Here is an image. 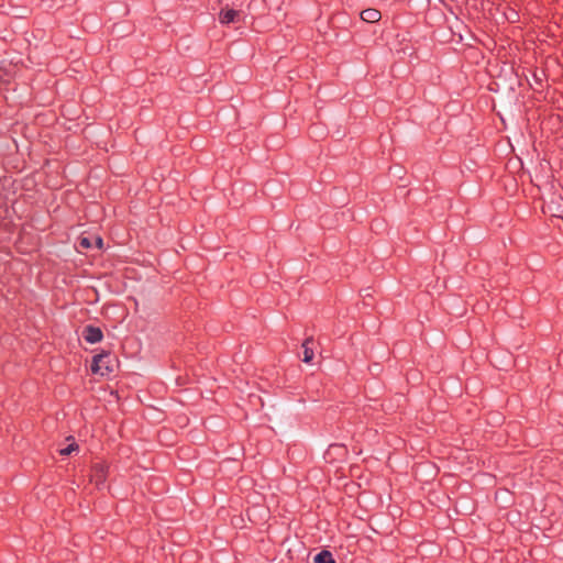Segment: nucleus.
Returning a JSON list of instances; mask_svg holds the SVG:
<instances>
[{
    "instance_id": "nucleus-1",
    "label": "nucleus",
    "mask_w": 563,
    "mask_h": 563,
    "mask_svg": "<svg viewBox=\"0 0 563 563\" xmlns=\"http://www.w3.org/2000/svg\"><path fill=\"white\" fill-rule=\"evenodd\" d=\"M115 360L110 353H101L93 356L91 372L101 376L109 375L114 371Z\"/></svg>"
},
{
    "instance_id": "nucleus-2",
    "label": "nucleus",
    "mask_w": 563,
    "mask_h": 563,
    "mask_svg": "<svg viewBox=\"0 0 563 563\" xmlns=\"http://www.w3.org/2000/svg\"><path fill=\"white\" fill-rule=\"evenodd\" d=\"M82 338L90 344L98 343L102 340L103 333L100 328L93 325H86L82 330Z\"/></svg>"
},
{
    "instance_id": "nucleus-3",
    "label": "nucleus",
    "mask_w": 563,
    "mask_h": 563,
    "mask_svg": "<svg viewBox=\"0 0 563 563\" xmlns=\"http://www.w3.org/2000/svg\"><path fill=\"white\" fill-rule=\"evenodd\" d=\"M241 12L231 8H223L219 13V21L221 24H230L240 21Z\"/></svg>"
},
{
    "instance_id": "nucleus-4",
    "label": "nucleus",
    "mask_w": 563,
    "mask_h": 563,
    "mask_svg": "<svg viewBox=\"0 0 563 563\" xmlns=\"http://www.w3.org/2000/svg\"><path fill=\"white\" fill-rule=\"evenodd\" d=\"M107 470L108 466L102 462H98L92 466L91 479L95 481L97 486L104 483Z\"/></svg>"
},
{
    "instance_id": "nucleus-5",
    "label": "nucleus",
    "mask_w": 563,
    "mask_h": 563,
    "mask_svg": "<svg viewBox=\"0 0 563 563\" xmlns=\"http://www.w3.org/2000/svg\"><path fill=\"white\" fill-rule=\"evenodd\" d=\"M362 21L367 23H375L382 19V13L374 8H368L360 13Z\"/></svg>"
},
{
    "instance_id": "nucleus-6",
    "label": "nucleus",
    "mask_w": 563,
    "mask_h": 563,
    "mask_svg": "<svg viewBox=\"0 0 563 563\" xmlns=\"http://www.w3.org/2000/svg\"><path fill=\"white\" fill-rule=\"evenodd\" d=\"M313 339L308 338L303 341L301 347H302V361L305 363H310L314 356L313 349H312Z\"/></svg>"
},
{
    "instance_id": "nucleus-7",
    "label": "nucleus",
    "mask_w": 563,
    "mask_h": 563,
    "mask_svg": "<svg viewBox=\"0 0 563 563\" xmlns=\"http://www.w3.org/2000/svg\"><path fill=\"white\" fill-rule=\"evenodd\" d=\"M313 562L314 563H335V560L333 559V555L330 551L322 550L314 556Z\"/></svg>"
},
{
    "instance_id": "nucleus-8",
    "label": "nucleus",
    "mask_w": 563,
    "mask_h": 563,
    "mask_svg": "<svg viewBox=\"0 0 563 563\" xmlns=\"http://www.w3.org/2000/svg\"><path fill=\"white\" fill-rule=\"evenodd\" d=\"M78 246L82 250H88L92 247V241L88 236H80L78 240Z\"/></svg>"
},
{
    "instance_id": "nucleus-9",
    "label": "nucleus",
    "mask_w": 563,
    "mask_h": 563,
    "mask_svg": "<svg viewBox=\"0 0 563 563\" xmlns=\"http://www.w3.org/2000/svg\"><path fill=\"white\" fill-rule=\"evenodd\" d=\"M77 450H78V445L76 443H71V444L67 445L66 448L60 449L59 454L60 455H69L74 451H77Z\"/></svg>"
},
{
    "instance_id": "nucleus-10",
    "label": "nucleus",
    "mask_w": 563,
    "mask_h": 563,
    "mask_svg": "<svg viewBox=\"0 0 563 563\" xmlns=\"http://www.w3.org/2000/svg\"><path fill=\"white\" fill-rule=\"evenodd\" d=\"M95 243H96L97 249H102L103 241H102V239L100 236H96L95 238Z\"/></svg>"
}]
</instances>
